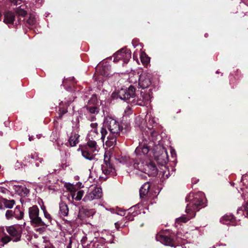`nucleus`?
Wrapping results in <instances>:
<instances>
[{
    "mask_svg": "<svg viewBox=\"0 0 248 248\" xmlns=\"http://www.w3.org/2000/svg\"><path fill=\"white\" fill-rule=\"evenodd\" d=\"M146 133L149 136L150 141L148 142V140L145 139L139 142V146L135 150V154L136 156L135 159L133 160L129 157L124 156L122 158L121 162L125 163L126 165L128 162L129 165H131L132 162L133 164L135 162L141 163L150 160V151L154 145L159 141L160 137L157 132L150 127H148Z\"/></svg>",
    "mask_w": 248,
    "mask_h": 248,
    "instance_id": "f257e3e1",
    "label": "nucleus"
},
{
    "mask_svg": "<svg viewBox=\"0 0 248 248\" xmlns=\"http://www.w3.org/2000/svg\"><path fill=\"white\" fill-rule=\"evenodd\" d=\"M186 202H189L186 209L187 216L186 217L185 215H183L177 218L175 221L176 226H177V224L186 222L190 218L195 217L196 212L204 206L205 196L204 193L201 191L196 193H190L186 197Z\"/></svg>",
    "mask_w": 248,
    "mask_h": 248,
    "instance_id": "f03ea898",
    "label": "nucleus"
},
{
    "mask_svg": "<svg viewBox=\"0 0 248 248\" xmlns=\"http://www.w3.org/2000/svg\"><path fill=\"white\" fill-rule=\"evenodd\" d=\"M149 161L141 162V163L135 162L133 165H129L126 163V166L129 168V170L133 171L140 178L146 179L147 176H156L158 174L156 166L152 162Z\"/></svg>",
    "mask_w": 248,
    "mask_h": 248,
    "instance_id": "7ed1b4c3",
    "label": "nucleus"
},
{
    "mask_svg": "<svg viewBox=\"0 0 248 248\" xmlns=\"http://www.w3.org/2000/svg\"><path fill=\"white\" fill-rule=\"evenodd\" d=\"M104 126L105 127H102L100 130L101 136L100 139L103 142L105 137L108 134L106 128L108 129L110 134L115 135V136H120L123 130V126L120 123L115 119L111 117H107L105 118L104 122Z\"/></svg>",
    "mask_w": 248,
    "mask_h": 248,
    "instance_id": "20e7f679",
    "label": "nucleus"
},
{
    "mask_svg": "<svg viewBox=\"0 0 248 248\" xmlns=\"http://www.w3.org/2000/svg\"><path fill=\"white\" fill-rule=\"evenodd\" d=\"M113 97L119 98L133 104V99L135 98V88L130 86L129 88H121L116 93L112 94Z\"/></svg>",
    "mask_w": 248,
    "mask_h": 248,
    "instance_id": "39448f33",
    "label": "nucleus"
},
{
    "mask_svg": "<svg viewBox=\"0 0 248 248\" xmlns=\"http://www.w3.org/2000/svg\"><path fill=\"white\" fill-rule=\"evenodd\" d=\"M153 151L154 156L158 163L163 165L168 162V155L165 148L156 143L153 148Z\"/></svg>",
    "mask_w": 248,
    "mask_h": 248,
    "instance_id": "423d86ee",
    "label": "nucleus"
},
{
    "mask_svg": "<svg viewBox=\"0 0 248 248\" xmlns=\"http://www.w3.org/2000/svg\"><path fill=\"white\" fill-rule=\"evenodd\" d=\"M152 94L151 89L142 91L139 95L133 99V104L140 106H146L151 101Z\"/></svg>",
    "mask_w": 248,
    "mask_h": 248,
    "instance_id": "0eeeda50",
    "label": "nucleus"
},
{
    "mask_svg": "<svg viewBox=\"0 0 248 248\" xmlns=\"http://www.w3.org/2000/svg\"><path fill=\"white\" fill-rule=\"evenodd\" d=\"M39 209L36 205H34L29 209V215L32 224L37 226H47L48 225L43 221L39 217Z\"/></svg>",
    "mask_w": 248,
    "mask_h": 248,
    "instance_id": "6e6552de",
    "label": "nucleus"
},
{
    "mask_svg": "<svg viewBox=\"0 0 248 248\" xmlns=\"http://www.w3.org/2000/svg\"><path fill=\"white\" fill-rule=\"evenodd\" d=\"M102 196V189L96 186H91L88 191L83 201L87 202L100 199Z\"/></svg>",
    "mask_w": 248,
    "mask_h": 248,
    "instance_id": "1a4fd4ad",
    "label": "nucleus"
},
{
    "mask_svg": "<svg viewBox=\"0 0 248 248\" xmlns=\"http://www.w3.org/2000/svg\"><path fill=\"white\" fill-rule=\"evenodd\" d=\"M114 236L111 232L106 230H103L101 232H94V238H98V241L103 244L105 243H114L113 238Z\"/></svg>",
    "mask_w": 248,
    "mask_h": 248,
    "instance_id": "9d476101",
    "label": "nucleus"
},
{
    "mask_svg": "<svg viewBox=\"0 0 248 248\" xmlns=\"http://www.w3.org/2000/svg\"><path fill=\"white\" fill-rule=\"evenodd\" d=\"M6 231L13 238L14 242H17L20 240L22 233V226L19 225H14L7 227Z\"/></svg>",
    "mask_w": 248,
    "mask_h": 248,
    "instance_id": "9b49d317",
    "label": "nucleus"
},
{
    "mask_svg": "<svg viewBox=\"0 0 248 248\" xmlns=\"http://www.w3.org/2000/svg\"><path fill=\"white\" fill-rule=\"evenodd\" d=\"M131 57L130 51L127 49L123 48L113 55V62H117L122 60L124 61V63H127Z\"/></svg>",
    "mask_w": 248,
    "mask_h": 248,
    "instance_id": "f8f14e48",
    "label": "nucleus"
},
{
    "mask_svg": "<svg viewBox=\"0 0 248 248\" xmlns=\"http://www.w3.org/2000/svg\"><path fill=\"white\" fill-rule=\"evenodd\" d=\"M98 146L91 147L87 144L81 148L82 155L85 159L92 160L94 159V156L98 151Z\"/></svg>",
    "mask_w": 248,
    "mask_h": 248,
    "instance_id": "ddd939ff",
    "label": "nucleus"
},
{
    "mask_svg": "<svg viewBox=\"0 0 248 248\" xmlns=\"http://www.w3.org/2000/svg\"><path fill=\"white\" fill-rule=\"evenodd\" d=\"M102 170L106 175H116L115 169L113 165L110 163L109 157L106 153L104 155V163L102 165Z\"/></svg>",
    "mask_w": 248,
    "mask_h": 248,
    "instance_id": "4468645a",
    "label": "nucleus"
},
{
    "mask_svg": "<svg viewBox=\"0 0 248 248\" xmlns=\"http://www.w3.org/2000/svg\"><path fill=\"white\" fill-rule=\"evenodd\" d=\"M23 215L24 213L21 210L20 206H17L14 210H7L5 213V217L7 219L13 218L21 219L23 218Z\"/></svg>",
    "mask_w": 248,
    "mask_h": 248,
    "instance_id": "2eb2a0df",
    "label": "nucleus"
},
{
    "mask_svg": "<svg viewBox=\"0 0 248 248\" xmlns=\"http://www.w3.org/2000/svg\"><path fill=\"white\" fill-rule=\"evenodd\" d=\"M151 75L147 72H143L139 78L138 85L140 88L145 89L148 88L151 84Z\"/></svg>",
    "mask_w": 248,
    "mask_h": 248,
    "instance_id": "dca6fc26",
    "label": "nucleus"
},
{
    "mask_svg": "<svg viewBox=\"0 0 248 248\" xmlns=\"http://www.w3.org/2000/svg\"><path fill=\"white\" fill-rule=\"evenodd\" d=\"M99 138L100 135H97V134H93L89 132L87 137V143L91 147L98 146L96 141L99 140Z\"/></svg>",
    "mask_w": 248,
    "mask_h": 248,
    "instance_id": "f3484780",
    "label": "nucleus"
},
{
    "mask_svg": "<svg viewBox=\"0 0 248 248\" xmlns=\"http://www.w3.org/2000/svg\"><path fill=\"white\" fill-rule=\"evenodd\" d=\"M155 238L157 241H160L165 245L172 246V239L170 237L162 234H157L156 235Z\"/></svg>",
    "mask_w": 248,
    "mask_h": 248,
    "instance_id": "a211bd4d",
    "label": "nucleus"
},
{
    "mask_svg": "<svg viewBox=\"0 0 248 248\" xmlns=\"http://www.w3.org/2000/svg\"><path fill=\"white\" fill-rule=\"evenodd\" d=\"M14 189L18 195L24 197L29 193V190L24 185H15Z\"/></svg>",
    "mask_w": 248,
    "mask_h": 248,
    "instance_id": "6ab92c4d",
    "label": "nucleus"
},
{
    "mask_svg": "<svg viewBox=\"0 0 248 248\" xmlns=\"http://www.w3.org/2000/svg\"><path fill=\"white\" fill-rule=\"evenodd\" d=\"M220 222L224 224L234 225L235 218L232 214H226L220 218Z\"/></svg>",
    "mask_w": 248,
    "mask_h": 248,
    "instance_id": "aec40b11",
    "label": "nucleus"
},
{
    "mask_svg": "<svg viewBox=\"0 0 248 248\" xmlns=\"http://www.w3.org/2000/svg\"><path fill=\"white\" fill-rule=\"evenodd\" d=\"M117 137L110 134L107 137V140L105 142V145L109 148H113L116 144Z\"/></svg>",
    "mask_w": 248,
    "mask_h": 248,
    "instance_id": "412c9836",
    "label": "nucleus"
},
{
    "mask_svg": "<svg viewBox=\"0 0 248 248\" xmlns=\"http://www.w3.org/2000/svg\"><path fill=\"white\" fill-rule=\"evenodd\" d=\"M150 185L148 182L145 183L140 189V196L141 198H143L148 193Z\"/></svg>",
    "mask_w": 248,
    "mask_h": 248,
    "instance_id": "4be33fe9",
    "label": "nucleus"
},
{
    "mask_svg": "<svg viewBox=\"0 0 248 248\" xmlns=\"http://www.w3.org/2000/svg\"><path fill=\"white\" fill-rule=\"evenodd\" d=\"M15 21V15L11 12H7L4 14V22L6 24H12Z\"/></svg>",
    "mask_w": 248,
    "mask_h": 248,
    "instance_id": "5701e85b",
    "label": "nucleus"
},
{
    "mask_svg": "<svg viewBox=\"0 0 248 248\" xmlns=\"http://www.w3.org/2000/svg\"><path fill=\"white\" fill-rule=\"evenodd\" d=\"M132 208H130L129 209L127 212H124V211H122L120 213L121 216H125V218L128 221H132L134 219V217L135 216L137 215V212H132Z\"/></svg>",
    "mask_w": 248,
    "mask_h": 248,
    "instance_id": "b1692460",
    "label": "nucleus"
},
{
    "mask_svg": "<svg viewBox=\"0 0 248 248\" xmlns=\"http://www.w3.org/2000/svg\"><path fill=\"white\" fill-rule=\"evenodd\" d=\"M15 203L14 200H8L7 199L2 198L0 200V204L2 206L4 205V207L6 208H12Z\"/></svg>",
    "mask_w": 248,
    "mask_h": 248,
    "instance_id": "393cba45",
    "label": "nucleus"
},
{
    "mask_svg": "<svg viewBox=\"0 0 248 248\" xmlns=\"http://www.w3.org/2000/svg\"><path fill=\"white\" fill-rule=\"evenodd\" d=\"M11 240V238L2 231L0 232V244L2 246L7 244Z\"/></svg>",
    "mask_w": 248,
    "mask_h": 248,
    "instance_id": "a878e982",
    "label": "nucleus"
},
{
    "mask_svg": "<svg viewBox=\"0 0 248 248\" xmlns=\"http://www.w3.org/2000/svg\"><path fill=\"white\" fill-rule=\"evenodd\" d=\"M79 135L76 133L72 134V135L69 139V143L71 146H75L78 143Z\"/></svg>",
    "mask_w": 248,
    "mask_h": 248,
    "instance_id": "bb28decb",
    "label": "nucleus"
},
{
    "mask_svg": "<svg viewBox=\"0 0 248 248\" xmlns=\"http://www.w3.org/2000/svg\"><path fill=\"white\" fill-rule=\"evenodd\" d=\"M60 211L61 215L64 217L68 215L69 209L65 203L61 202L60 203Z\"/></svg>",
    "mask_w": 248,
    "mask_h": 248,
    "instance_id": "cd10ccee",
    "label": "nucleus"
},
{
    "mask_svg": "<svg viewBox=\"0 0 248 248\" xmlns=\"http://www.w3.org/2000/svg\"><path fill=\"white\" fill-rule=\"evenodd\" d=\"M25 159L28 161L29 162H31V159H32L35 161H39L40 163H41L43 161V158H40L38 156V155L37 153H34L33 154H31L30 155L28 156L25 157Z\"/></svg>",
    "mask_w": 248,
    "mask_h": 248,
    "instance_id": "c85d7f7f",
    "label": "nucleus"
},
{
    "mask_svg": "<svg viewBox=\"0 0 248 248\" xmlns=\"http://www.w3.org/2000/svg\"><path fill=\"white\" fill-rule=\"evenodd\" d=\"M16 12L17 15L22 16H24L27 14V12L25 10L24 6L23 5H21L18 7L16 10Z\"/></svg>",
    "mask_w": 248,
    "mask_h": 248,
    "instance_id": "c756f323",
    "label": "nucleus"
},
{
    "mask_svg": "<svg viewBox=\"0 0 248 248\" xmlns=\"http://www.w3.org/2000/svg\"><path fill=\"white\" fill-rule=\"evenodd\" d=\"M84 194L83 190H79L77 193L72 194V198L77 201H80L81 200Z\"/></svg>",
    "mask_w": 248,
    "mask_h": 248,
    "instance_id": "7c9ffc66",
    "label": "nucleus"
},
{
    "mask_svg": "<svg viewBox=\"0 0 248 248\" xmlns=\"http://www.w3.org/2000/svg\"><path fill=\"white\" fill-rule=\"evenodd\" d=\"M97 124L96 123H92L90 124L91 129L90 130L89 133H93V134H97L100 135L97 130Z\"/></svg>",
    "mask_w": 248,
    "mask_h": 248,
    "instance_id": "2f4dec72",
    "label": "nucleus"
},
{
    "mask_svg": "<svg viewBox=\"0 0 248 248\" xmlns=\"http://www.w3.org/2000/svg\"><path fill=\"white\" fill-rule=\"evenodd\" d=\"M146 121H148V123L151 125H153L156 123V119L155 117H153L151 114L148 113L145 117Z\"/></svg>",
    "mask_w": 248,
    "mask_h": 248,
    "instance_id": "473e14b6",
    "label": "nucleus"
},
{
    "mask_svg": "<svg viewBox=\"0 0 248 248\" xmlns=\"http://www.w3.org/2000/svg\"><path fill=\"white\" fill-rule=\"evenodd\" d=\"M140 60L142 63L144 65H147L150 62L149 57H147L144 53H141L140 54Z\"/></svg>",
    "mask_w": 248,
    "mask_h": 248,
    "instance_id": "72a5a7b5",
    "label": "nucleus"
},
{
    "mask_svg": "<svg viewBox=\"0 0 248 248\" xmlns=\"http://www.w3.org/2000/svg\"><path fill=\"white\" fill-rule=\"evenodd\" d=\"M163 167L164 168L165 170H164L162 168V170H163L160 171L159 174L162 175V176L163 177V178L164 179H167L169 178L170 173H169L168 169L167 168H166V167H165V166Z\"/></svg>",
    "mask_w": 248,
    "mask_h": 248,
    "instance_id": "f704fd0d",
    "label": "nucleus"
},
{
    "mask_svg": "<svg viewBox=\"0 0 248 248\" xmlns=\"http://www.w3.org/2000/svg\"><path fill=\"white\" fill-rule=\"evenodd\" d=\"M89 112L93 114H97L99 112L98 109L95 107H92L89 108Z\"/></svg>",
    "mask_w": 248,
    "mask_h": 248,
    "instance_id": "c9c22d12",
    "label": "nucleus"
},
{
    "mask_svg": "<svg viewBox=\"0 0 248 248\" xmlns=\"http://www.w3.org/2000/svg\"><path fill=\"white\" fill-rule=\"evenodd\" d=\"M45 218L47 220L48 223H50L51 221V217L50 214L47 212H45L44 213Z\"/></svg>",
    "mask_w": 248,
    "mask_h": 248,
    "instance_id": "e433bc0d",
    "label": "nucleus"
},
{
    "mask_svg": "<svg viewBox=\"0 0 248 248\" xmlns=\"http://www.w3.org/2000/svg\"><path fill=\"white\" fill-rule=\"evenodd\" d=\"M9 191L5 187L0 186V193L7 194H8Z\"/></svg>",
    "mask_w": 248,
    "mask_h": 248,
    "instance_id": "4c0bfd02",
    "label": "nucleus"
},
{
    "mask_svg": "<svg viewBox=\"0 0 248 248\" xmlns=\"http://www.w3.org/2000/svg\"><path fill=\"white\" fill-rule=\"evenodd\" d=\"M10 1L12 4L14 5H18L21 3V0H10Z\"/></svg>",
    "mask_w": 248,
    "mask_h": 248,
    "instance_id": "58836bf2",
    "label": "nucleus"
},
{
    "mask_svg": "<svg viewBox=\"0 0 248 248\" xmlns=\"http://www.w3.org/2000/svg\"><path fill=\"white\" fill-rule=\"evenodd\" d=\"M28 22L30 25H33L35 22V19L34 17L31 16L30 18L28 19Z\"/></svg>",
    "mask_w": 248,
    "mask_h": 248,
    "instance_id": "ea45409f",
    "label": "nucleus"
},
{
    "mask_svg": "<svg viewBox=\"0 0 248 248\" xmlns=\"http://www.w3.org/2000/svg\"><path fill=\"white\" fill-rule=\"evenodd\" d=\"M60 115L59 116V117L61 118L62 117V115L63 114H65L67 112V110H65V109L60 108Z\"/></svg>",
    "mask_w": 248,
    "mask_h": 248,
    "instance_id": "a19ab883",
    "label": "nucleus"
},
{
    "mask_svg": "<svg viewBox=\"0 0 248 248\" xmlns=\"http://www.w3.org/2000/svg\"><path fill=\"white\" fill-rule=\"evenodd\" d=\"M245 212H247V215L248 216V200L244 206Z\"/></svg>",
    "mask_w": 248,
    "mask_h": 248,
    "instance_id": "79ce46f5",
    "label": "nucleus"
},
{
    "mask_svg": "<svg viewBox=\"0 0 248 248\" xmlns=\"http://www.w3.org/2000/svg\"><path fill=\"white\" fill-rule=\"evenodd\" d=\"M122 224V222H120V221H118L117 222H115V227L118 229L120 226Z\"/></svg>",
    "mask_w": 248,
    "mask_h": 248,
    "instance_id": "37998d69",
    "label": "nucleus"
},
{
    "mask_svg": "<svg viewBox=\"0 0 248 248\" xmlns=\"http://www.w3.org/2000/svg\"><path fill=\"white\" fill-rule=\"evenodd\" d=\"M68 189L72 192H73L75 191V188L73 185H70L68 187Z\"/></svg>",
    "mask_w": 248,
    "mask_h": 248,
    "instance_id": "c03bdc74",
    "label": "nucleus"
},
{
    "mask_svg": "<svg viewBox=\"0 0 248 248\" xmlns=\"http://www.w3.org/2000/svg\"><path fill=\"white\" fill-rule=\"evenodd\" d=\"M41 209L43 210V213H45V212H47V211L46 209V207L44 205L41 206Z\"/></svg>",
    "mask_w": 248,
    "mask_h": 248,
    "instance_id": "a18cd8bd",
    "label": "nucleus"
},
{
    "mask_svg": "<svg viewBox=\"0 0 248 248\" xmlns=\"http://www.w3.org/2000/svg\"><path fill=\"white\" fill-rule=\"evenodd\" d=\"M29 139L30 141H31L32 140H33V136L29 137Z\"/></svg>",
    "mask_w": 248,
    "mask_h": 248,
    "instance_id": "49530a36",
    "label": "nucleus"
},
{
    "mask_svg": "<svg viewBox=\"0 0 248 248\" xmlns=\"http://www.w3.org/2000/svg\"><path fill=\"white\" fill-rule=\"evenodd\" d=\"M77 185H78V186L80 187L82 185V184L81 183H77Z\"/></svg>",
    "mask_w": 248,
    "mask_h": 248,
    "instance_id": "de8ad7c7",
    "label": "nucleus"
},
{
    "mask_svg": "<svg viewBox=\"0 0 248 248\" xmlns=\"http://www.w3.org/2000/svg\"><path fill=\"white\" fill-rule=\"evenodd\" d=\"M140 119V118H139V117L136 118V122H137V124H138V121Z\"/></svg>",
    "mask_w": 248,
    "mask_h": 248,
    "instance_id": "09e8293b",
    "label": "nucleus"
},
{
    "mask_svg": "<svg viewBox=\"0 0 248 248\" xmlns=\"http://www.w3.org/2000/svg\"><path fill=\"white\" fill-rule=\"evenodd\" d=\"M73 101V100H70L69 101H67V102H66V103H67L68 104H69V103H70L71 102H72ZM65 103H66V102H65Z\"/></svg>",
    "mask_w": 248,
    "mask_h": 248,
    "instance_id": "8fccbe9b",
    "label": "nucleus"
},
{
    "mask_svg": "<svg viewBox=\"0 0 248 248\" xmlns=\"http://www.w3.org/2000/svg\"><path fill=\"white\" fill-rule=\"evenodd\" d=\"M19 164V163H18V162H17V163H16V164H17V165L16 166V167L19 168V164Z\"/></svg>",
    "mask_w": 248,
    "mask_h": 248,
    "instance_id": "3c124183",
    "label": "nucleus"
},
{
    "mask_svg": "<svg viewBox=\"0 0 248 248\" xmlns=\"http://www.w3.org/2000/svg\"><path fill=\"white\" fill-rule=\"evenodd\" d=\"M94 119V117H92L91 118V121H93V119Z\"/></svg>",
    "mask_w": 248,
    "mask_h": 248,
    "instance_id": "603ef678",
    "label": "nucleus"
},
{
    "mask_svg": "<svg viewBox=\"0 0 248 248\" xmlns=\"http://www.w3.org/2000/svg\"><path fill=\"white\" fill-rule=\"evenodd\" d=\"M3 209V207L2 205L0 204V209Z\"/></svg>",
    "mask_w": 248,
    "mask_h": 248,
    "instance_id": "864d4df0",
    "label": "nucleus"
},
{
    "mask_svg": "<svg viewBox=\"0 0 248 248\" xmlns=\"http://www.w3.org/2000/svg\"><path fill=\"white\" fill-rule=\"evenodd\" d=\"M36 166H39V164H38V162L36 163Z\"/></svg>",
    "mask_w": 248,
    "mask_h": 248,
    "instance_id": "5fc2aeb1",
    "label": "nucleus"
},
{
    "mask_svg": "<svg viewBox=\"0 0 248 248\" xmlns=\"http://www.w3.org/2000/svg\"><path fill=\"white\" fill-rule=\"evenodd\" d=\"M70 245H69L68 247H67V248H71V247L70 246Z\"/></svg>",
    "mask_w": 248,
    "mask_h": 248,
    "instance_id": "6e6d98bb",
    "label": "nucleus"
},
{
    "mask_svg": "<svg viewBox=\"0 0 248 248\" xmlns=\"http://www.w3.org/2000/svg\"><path fill=\"white\" fill-rule=\"evenodd\" d=\"M36 136L38 137V138H40V136H39L38 135H36Z\"/></svg>",
    "mask_w": 248,
    "mask_h": 248,
    "instance_id": "4d7b16f0",
    "label": "nucleus"
},
{
    "mask_svg": "<svg viewBox=\"0 0 248 248\" xmlns=\"http://www.w3.org/2000/svg\"><path fill=\"white\" fill-rule=\"evenodd\" d=\"M246 215H245V216H248H248L247 215V212H246Z\"/></svg>",
    "mask_w": 248,
    "mask_h": 248,
    "instance_id": "13d9d810",
    "label": "nucleus"
},
{
    "mask_svg": "<svg viewBox=\"0 0 248 248\" xmlns=\"http://www.w3.org/2000/svg\"><path fill=\"white\" fill-rule=\"evenodd\" d=\"M205 36L206 37L207 36V35L206 34H205Z\"/></svg>",
    "mask_w": 248,
    "mask_h": 248,
    "instance_id": "bf43d9fd",
    "label": "nucleus"
},
{
    "mask_svg": "<svg viewBox=\"0 0 248 248\" xmlns=\"http://www.w3.org/2000/svg\"><path fill=\"white\" fill-rule=\"evenodd\" d=\"M205 36L206 37L207 36V35L206 34H205Z\"/></svg>",
    "mask_w": 248,
    "mask_h": 248,
    "instance_id": "052dcab7",
    "label": "nucleus"
},
{
    "mask_svg": "<svg viewBox=\"0 0 248 248\" xmlns=\"http://www.w3.org/2000/svg\"><path fill=\"white\" fill-rule=\"evenodd\" d=\"M130 81L132 82V79H130Z\"/></svg>",
    "mask_w": 248,
    "mask_h": 248,
    "instance_id": "680f3d73",
    "label": "nucleus"
},
{
    "mask_svg": "<svg viewBox=\"0 0 248 248\" xmlns=\"http://www.w3.org/2000/svg\"><path fill=\"white\" fill-rule=\"evenodd\" d=\"M240 210V209H238V210H237V212H238Z\"/></svg>",
    "mask_w": 248,
    "mask_h": 248,
    "instance_id": "e2e57ef3",
    "label": "nucleus"
}]
</instances>
